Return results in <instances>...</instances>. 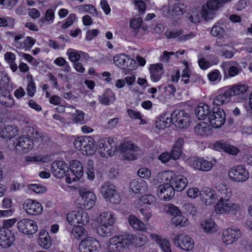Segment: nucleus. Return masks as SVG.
<instances>
[{
	"label": "nucleus",
	"instance_id": "5fc2aeb1",
	"mask_svg": "<svg viewBox=\"0 0 252 252\" xmlns=\"http://www.w3.org/2000/svg\"><path fill=\"white\" fill-rule=\"evenodd\" d=\"M31 140L38 141L41 137V134L38 130L34 129L33 127L29 128L27 133V136Z\"/></svg>",
	"mask_w": 252,
	"mask_h": 252
},
{
	"label": "nucleus",
	"instance_id": "603ef678",
	"mask_svg": "<svg viewBox=\"0 0 252 252\" xmlns=\"http://www.w3.org/2000/svg\"><path fill=\"white\" fill-rule=\"evenodd\" d=\"M86 174L87 178L90 180H93L94 179L95 175L94 172V163L92 160H89L87 162Z\"/></svg>",
	"mask_w": 252,
	"mask_h": 252
},
{
	"label": "nucleus",
	"instance_id": "6e6d98bb",
	"mask_svg": "<svg viewBox=\"0 0 252 252\" xmlns=\"http://www.w3.org/2000/svg\"><path fill=\"white\" fill-rule=\"evenodd\" d=\"M164 210L167 213L170 214L173 216V217H174L178 214H181V212L178 208L172 204L166 205L165 206Z\"/></svg>",
	"mask_w": 252,
	"mask_h": 252
},
{
	"label": "nucleus",
	"instance_id": "13d9d810",
	"mask_svg": "<svg viewBox=\"0 0 252 252\" xmlns=\"http://www.w3.org/2000/svg\"><path fill=\"white\" fill-rule=\"evenodd\" d=\"M29 188L31 190L38 193H43L46 191V188L43 186L39 184L29 185Z\"/></svg>",
	"mask_w": 252,
	"mask_h": 252
},
{
	"label": "nucleus",
	"instance_id": "20e7f679",
	"mask_svg": "<svg viewBox=\"0 0 252 252\" xmlns=\"http://www.w3.org/2000/svg\"><path fill=\"white\" fill-rule=\"evenodd\" d=\"M74 147L80 151L83 155H93L96 151V147L93 138L90 136H79L73 142Z\"/></svg>",
	"mask_w": 252,
	"mask_h": 252
},
{
	"label": "nucleus",
	"instance_id": "052dcab7",
	"mask_svg": "<svg viewBox=\"0 0 252 252\" xmlns=\"http://www.w3.org/2000/svg\"><path fill=\"white\" fill-rule=\"evenodd\" d=\"M54 18V13L52 9L47 10L45 15V18L39 19V23H43L45 21H50L53 20Z\"/></svg>",
	"mask_w": 252,
	"mask_h": 252
},
{
	"label": "nucleus",
	"instance_id": "e2e57ef3",
	"mask_svg": "<svg viewBox=\"0 0 252 252\" xmlns=\"http://www.w3.org/2000/svg\"><path fill=\"white\" fill-rule=\"evenodd\" d=\"M184 208L186 213L194 216L196 213V208L192 204H186L184 205Z\"/></svg>",
	"mask_w": 252,
	"mask_h": 252
},
{
	"label": "nucleus",
	"instance_id": "4c0bfd02",
	"mask_svg": "<svg viewBox=\"0 0 252 252\" xmlns=\"http://www.w3.org/2000/svg\"><path fill=\"white\" fill-rule=\"evenodd\" d=\"M100 102L105 105H108L115 100L114 94L110 90H107L99 97Z\"/></svg>",
	"mask_w": 252,
	"mask_h": 252
},
{
	"label": "nucleus",
	"instance_id": "c03bdc74",
	"mask_svg": "<svg viewBox=\"0 0 252 252\" xmlns=\"http://www.w3.org/2000/svg\"><path fill=\"white\" fill-rule=\"evenodd\" d=\"M201 227L208 233H213L217 231V225L211 220H205L201 223Z\"/></svg>",
	"mask_w": 252,
	"mask_h": 252
},
{
	"label": "nucleus",
	"instance_id": "39448f33",
	"mask_svg": "<svg viewBox=\"0 0 252 252\" xmlns=\"http://www.w3.org/2000/svg\"><path fill=\"white\" fill-rule=\"evenodd\" d=\"M98 150L101 157H111L117 151V145L110 137L100 139L98 141Z\"/></svg>",
	"mask_w": 252,
	"mask_h": 252
},
{
	"label": "nucleus",
	"instance_id": "338daca9",
	"mask_svg": "<svg viewBox=\"0 0 252 252\" xmlns=\"http://www.w3.org/2000/svg\"><path fill=\"white\" fill-rule=\"evenodd\" d=\"M137 174L141 178H149L151 175V171L146 168H141L138 170Z\"/></svg>",
	"mask_w": 252,
	"mask_h": 252
},
{
	"label": "nucleus",
	"instance_id": "de8ad7c7",
	"mask_svg": "<svg viewBox=\"0 0 252 252\" xmlns=\"http://www.w3.org/2000/svg\"><path fill=\"white\" fill-rule=\"evenodd\" d=\"M71 234L76 239H79L87 235V232L84 227L80 226H74L72 231Z\"/></svg>",
	"mask_w": 252,
	"mask_h": 252
},
{
	"label": "nucleus",
	"instance_id": "72a5a7b5",
	"mask_svg": "<svg viewBox=\"0 0 252 252\" xmlns=\"http://www.w3.org/2000/svg\"><path fill=\"white\" fill-rule=\"evenodd\" d=\"M150 237L152 239L156 241V242L163 252H171L170 244L167 240L164 239H163L160 236L155 234H151L150 235Z\"/></svg>",
	"mask_w": 252,
	"mask_h": 252
},
{
	"label": "nucleus",
	"instance_id": "69168bd1",
	"mask_svg": "<svg viewBox=\"0 0 252 252\" xmlns=\"http://www.w3.org/2000/svg\"><path fill=\"white\" fill-rule=\"evenodd\" d=\"M138 210L142 215L141 217L143 220L145 221H148L152 216L151 213L144 209L143 208H139Z\"/></svg>",
	"mask_w": 252,
	"mask_h": 252
},
{
	"label": "nucleus",
	"instance_id": "0e129e2a",
	"mask_svg": "<svg viewBox=\"0 0 252 252\" xmlns=\"http://www.w3.org/2000/svg\"><path fill=\"white\" fill-rule=\"evenodd\" d=\"M183 32V31L180 30L179 31H167L165 32V35L168 38H176L179 36Z\"/></svg>",
	"mask_w": 252,
	"mask_h": 252
},
{
	"label": "nucleus",
	"instance_id": "4468645a",
	"mask_svg": "<svg viewBox=\"0 0 252 252\" xmlns=\"http://www.w3.org/2000/svg\"><path fill=\"white\" fill-rule=\"evenodd\" d=\"M18 230L25 234L32 235L37 230L36 223L33 220L24 219L19 221L17 223Z\"/></svg>",
	"mask_w": 252,
	"mask_h": 252
},
{
	"label": "nucleus",
	"instance_id": "cd10ccee",
	"mask_svg": "<svg viewBox=\"0 0 252 252\" xmlns=\"http://www.w3.org/2000/svg\"><path fill=\"white\" fill-rule=\"evenodd\" d=\"M151 77L154 82L159 81L163 73V66L161 63L154 64L150 67Z\"/></svg>",
	"mask_w": 252,
	"mask_h": 252
},
{
	"label": "nucleus",
	"instance_id": "864d4df0",
	"mask_svg": "<svg viewBox=\"0 0 252 252\" xmlns=\"http://www.w3.org/2000/svg\"><path fill=\"white\" fill-rule=\"evenodd\" d=\"M28 85L27 88V92L28 95L30 96H33L36 92V87L35 86L34 82L32 79V76H30L29 78V76H28Z\"/></svg>",
	"mask_w": 252,
	"mask_h": 252
},
{
	"label": "nucleus",
	"instance_id": "a18cd8bd",
	"mask_svg": "<svg viewBox=\"0 0 252 252\" xmlns=\"http://www.w3.org/2000/svg\"><path fill=\"white\" fill-rule=\"evenodd\" d=\"M112 226L109 225L99 224L96 229L97 233L100 236L104 237L110 235Z\"/></svg>",
	"mask_w": 252,
	"mask_h": 252
},
{
	"label": "nucleus",
	"instance_id": "f257e3e1",
	"mask_svg": "<svg viewBox=\"0 0 252 252\" xmlns=\"http://www.w3.org/2000/svg\"><path fill=\"white\" fill-rule=\"evenodd\" d=\"M146 238L131 234L116 236L110 240L108 252H124L131 244L140 247L145 242Z\"/></svg>",
	"mask_w": 252,
	"mask_h": 252
},
{
	"label": "nucleus",
	"instance_id": "680f3d73",
	"mask_svg": "<svg viewBox=\"0 0 252 252\" xmlns=\"http://www.w3.org/2000/svg\"><path fill=\"white\" fill-rule=\"evenodd\" d=\"M83 10L86 12H88L94 16H97L98 15L96 9L92 4H86L82 6Z\"/></svg>",
	"mask_w": 252,
	"mask_h": 252
},
{
	"label": "nucleus",
	"instance_id": "bf43d9fd",
	"mask_svg": "<svg viewBox=\"0 0 252 252\" xmlns=\"http://www.w3.org/2000/svg\"><path fill=\"white\" fill-rule=\"evenodd\" d=\"M224 32V29L219 26H214L211 30V34L215 37L221 36Z\"/></svg>",
	"mask_w": 252,
	"mask_h": 252
},
{
	"label": "nucleus",
	"instance_id": "7ed1b4c3",
	"mask_svg": "<svg viewBox=\"0 0 252 252\" xmlns=\"http://www.w3.org/2000/svg\"><path fill=\"white\" fill-rule=\"evenodd\" d=\"M232 0H208L202 7L201 14L206 20H212L216 15V12L224 4Z\"/></svg>",
	"mask_w": 252,
	"mask_h": 252
},
{
	"label": "nucleus",
	"instance_id": "a19ab883",
	"mask_svg": "<svg viewBox=\"0 0 252 252\" xmlns=\"http://www.w3.org/2000/svg\"><path fill=\"white\" fill-rule=\"evenodd\" d=\"M129 224L134 229L143 230L145 229L144 223L134 216L130 215L128 218Z\"/></svg>",
	"mask_w": 252,
	"mask_h": 252
},
{
	"label": "nucleus",
	"instance_id": "4d7b16f0",
	"mask_svg": "<svg viewBox=\"0 0 252 252\" xmlns=\"http://www.w3.org/2000/svg\"><path fill=\"white\" fill-rule=\"evenodd\" d=\"M67 55L71 62L77 63L80 58V54L72 49H69L67 52Z\"/></svg>",
	"mask_w": 252,
	"mask_h": 252
},
{
	"label": "nucleus",
	"instance_id": "ea45409f",
	"mask_svg": "<svg viewBox=\"0 0 252 252\" xmlns=\"http://www.w3.org/2000/svg\"><path fill=\"white\" fill-rule=\"evenodd\" d=\"M195 132L201 136H208L211 134L210 127L205 123H201L194 127Z\"/></svg>",
	"mask_w": 252,
	"mask_h": 252
},
{
	"label": "nucleus",
	"instance_id": "9d476101",
	"mask_svg": "<svg viewBox=\"0 0 252 252\" xmlns=\"http://www.w3.org/2000/svg\"><path fill=\"white\" fill-rule=\"evenodd\" d=\"M13 150L19 154L26 153L33 147V142L29 137H20L16 139L13 144Z\"/></svg>",
	"mask_w": 252,
	"mask_h": 252
},
{
	"label": "nucleus",
	"instance_id": "79ce46f5",
	"mask_svg": "<svg viewBox=\"0 0 252 252\" xmlns=\"http://www.w3.org/2000/svg\"><path fill=\"white\" fill-rule=\"evenodd\" d=\"M229 94L226 91L223 94L217 95L213 99V104L218 106L227 103L230 99Z\"/></svg>",
	"mask_w": 252,
	"mask_h": 252
},
{
	"label": "nucleus",
	"instance_id": "3c124183",
	"mask_svg": "<svg viewBox=\"0 0 252 252\" xmlns=\"http://www.w3.org/2000/svg\"><path fill=\"white\" fill-rule=\"evenodd\" d=\"M173 156L172 151L170 153L164 152L160 155L158 159L164 163L168 162L170 159L177 160L178 159V158H174Z\"/></svg>",
	"mask_w": 252,
	"mask_h": 252
},
{
	"label": "nucleus",
	"instance_id": "a878e982",
	"mask_svg": "<svg viewBox=\"0 0 252 252\" xmlns=\"http://www.w3.org/2000/svg\"><path fill=\"white\" fill-rule=\"evenodd\" d=\"M214 147L216 150H221L232 155H236L239 152L237 148L222 141L217 142L214 144Z\"/></svg>",
	"mask_w": 252,
	"mask_h": 252
},
{
	"label": "nucleus",
	"instance_id": "8fccbe9b",
	"mask_svg": "<svg viewBox=\"0 0 252 252\" xmlns=\"http://www.w3.org/2000/svg\"><path fill=\"white\" fill-rule=\"evenodd\" d=\"M169 11L172 16L182 15L184 12V5L183 4H175L170 8Z\"/></svg>",
	"mask_w": 252,
	"mask_h": 252
},
{
	"label": "nucleus",
	"instance_id": "37998d69",
	"mask_svg": "<svg viewBox=\"0 0 252 252\" xmlns=\"http://www.w3.org/2000/svg\"><path fill=\"white\" fill-rule=\"evenodd\" d=\"M172 223L176 226H180L183 227L186 226L188 223V219L183 216L181 214H178L171 219Z\"/></svg>",
	"mask_w": 252,
	"mask_h": 252
},
{
	"label": "nucleus",
	"instance_id": "aec40b11",
	"mask_svg": "<svg viewBox=\"0 0 252 252\" xmlns=\"http://www.w3.org/2000/svg\"><path fill=\"white\" fill-rule=\"evenodd\" d=\"M162 181L164 184L159 186L158 190V195L165 201L169 200L174 196L176 189L169 182Z\"/></svg>",
	"mask_w": 252,
	"mask_h": 252
},
{
	"label": "nucleus",
	"instance_id": "f704fd0d",
	"mask_svg": "<svg viewBox=\"0 0 252 252\" xmlns=\"http://www.w3.org/2000/svg\"><path fill=\"white\" fill-rule=\"evenodd\" d=\"M147 184L143 180H133L130 184V189L135 193L145 191L147 189Z\"/></svg>",
	"mask_w": 252,
	"mask_h": 252
},
{
	"label": "nucleus",
	"instance_id": "b1692460",
	"mask_svg": "<svg viewBox=\"0 0 252 252\" xmlns=\"http://www.w3.org/2000/svg\"><path fill=\"white\" fill-rule=\"evenodd\" d=\"M15 241V237L11 231L5 228H0V246L6 248L10 247Z\"/></svg>",
	"mask_w": 252,
	"mask_h": 252
},
{
	"label": "nucleus",
	"instance_id": "774afa93",
	"mask_svg": "<svg viewBox=\"0 0 252 252\" xmlns=\"http://www.w3.org/2000/svg\"><path fill=\"white\" fill-rule=\"evenodd\" d=\"M142 20L140 18H134L130 22V26L131 28L136 30L140 28Z\"/></svg>",
	"mask_w": 252,
	"mask_h": 252
},
{
	"label": "nucleus",
	"instance_id": "e433bc0d",
	"mask_svg": "<svg viewBox=\"0 0 252 252\" xmlns=\"http://www.w3.org/2000/svg\"><path fill=\"white\" fill-rule=\"evenodd\" d=\"M0 102L4 106L10 107L14 105V100L10 93L7 91H4L0 94Z\"/></svg>",
	"mask_w": 252,
	"mask_h": 252
},
{
	"label": "nucleus",
	"instance_id": "393cba45",
	"mask_svg": "<svg viewBox=\"0 0 252 252\" xmlns=\"http://www.w3.org/2000/svg\"><path fill=\"white\" fill-rule=\"evenodd\" d=\"M200 197L206 205H211L217 200L216 192L209 188L204 189L200 192Z\"/></svg>",
	"mask_w": 252,
	"mask_h": 252
},
{
	"label": "nucleus",
	"instance_id": "473e14b6",
	"mask_svg": "<svg viewBox=\"0 0 252 252\" xmlns=\"http://www.w3.org/2000/svg\"><path fill=\"white\" fill-rule=\"evenodd\" d=\"M210 113V107L206 104H200L195 111L196 117L199 120H204Z\"/></svg>",
	"mask_w": 252,
	"mask_h": 252
},
{
	"label": "nucleus",
	"instance_id": "412c9836",
	"mask_svg": "<svg viewBox=\"0 0 252 252\" xmlns=\"http://www.w3.org/2000/svg\"><path fill=\"white\" fill-rule=\"evenodd\" d=\"M240 209V206L231 201L219 200L216 205L215 211L218 214L228 213L230 211Z\"/></svg>",
	"mask_w": 252,
	"mask_h": 252
},
{
	"label": "nucleus",
	"instance_id": "2eb2a0df",
	"mask_svg": "<svg viewBox=\"0 0 252 252\" xmlns=\"http://www.w3.org/2000/svg\"><path fill=\"white\" fill-rule=\"evenodd\" d=\"M113 61L116 65L123 69L132 70L136 66L135 61L125 54L115 56Z\"/></svg>",
	"mask_w": 252,
	"mask_h": 252
},
{
	"label": "nucleus",
	"instance_id": "49530a36",
	"mask_svg": "<svg viewBox=\"0 0 252 252\" xmlns=\"http://www.w3.org/2000/svg\"><path fill=\"white\" fill-rule=\"evenodd\" d=\"M85 113L78 109H75V112L72 114V121L76 124L82 125L85 123Z\"/></svg>",
	"mask_w": 252,
	"mask_h": 252
},
{
	"label": "nucleus",
	"instance_id": "0eeeda50",
	"mask_svg": "<svg viewBox=\"0 0 252 252\" xmlns=\"http://www.w3.org/2000/svg\"><path fill=\"white\" fill-rule=\"evenodd\" d=\"M176 127L179 128H185L189 126V115L183 110H176L171 115L170 119H167Z\"/></svg>",
	"mask_w": 252,
	"mask_h": 252
},
{
	"label": "nucleus",
	"instance_id": "c756f323",
	"mask_svg": "<svg viewBox=\"0 0 252 252\" xmlns=\"http://www.w3.org/2000/svg\"><path fill=\"white\" fill-rule=\"evenodd\" d=\"M97 221L99 224L109 225L112 226L115 221V218L111 212H104L100 214Z\"/></svg>",
	"mask_w": 252,
	"mask_h": 252
},
{
	"label": "nucleus",
	"instance_id": "9b49d317",
	"mask_svg": "<svg viewBox=\"0 0 252 252\" xmlns=\"http://www.w3.org/2000/svg\"><path fill=\"white\" fill-rule=\"evenodd\" d=\"M172 238L174 244L182 250L186 251L191 250L194 247L192 239L183 234H173Z\"/></svg>",
	"mask_w": 252,
	"mask_h": 252
},
{
	"label": "nucleus",
	"instance_id": "7c9ffc66",
	"mask_svg": "<svg viewBox=\"0 0 252 252\" xmlns=\"http://www.w3.org/2000/svg\"><path fill=\"white\" fill-rule=\"evenodd\" d=\"M70 172L77 178L80 179L83 175V167L78 160H74L70 162Z\"/></svg>",
	"mask_w": 252,
	"mask_h": 252
},
{
	"label": "nucleus",
	"instance_id": "6e6552de",
	"mask_svg": "<svg viewBox=\"0 0 252 252\" xmlns=\"http://www.w3.org/2000/svg\"><path fill=\"white\" fill-rule=\"evenodd\" d=\"M101 193L107 201L113 204L119 203L121 201L120 195L116 190L115 186L109 183L103 184L101 188Z\"/></svg>",
	"mask_w": 252,
	"mask_h": 252
},
{
	"label": "nucleus",
	"instance_id": "5701e85b",
	"mask_svg": "<svg viewBox=\"0 0 252 252\" xmlns=\"http://www.w3.org/2000/svg\"><path fill=\"white\" fill-rule=\"evenodd\" d=\"M241 236L240 230L237 228H228L222 233V240L226 245L236 241Z\"/></svg>",
	"mask_w": 252,
	"mask_h": 252
},
{
	"label": "nucleus",
	"instance_id": "2f4dec72",
	"mask_svg": "<svg viewBox=\"0 0 252 252\" xmlns=\"http://www.w3.org/2000/svg\"><path fill=\"white\" fill-rule=\"evenodd\" d=\"M18 133L17 127L13 126H7L0 130V135L4 138H12Z\"/></svg>",
	"mask_w": 252,
	"mask_h": 252
},
{
	"label": "nucleus",
	"instance_id": "1a4fd4ad",
	"mask_svg": "<svg viewBox=\"0 0 252 252\" xmlns=\"http://www.w3.org/2000/svg\"><path fill=\"white\" fill-rule=\"evenodd\" d=\"M118 150L123 154L124 159L132 160L136 158L139 148L131 141H125L120 145Z\"/></svg>",
	"mask_w": 252,
	"mask_h": 252
},
{
	"label": "nucleus",
	"instance_id": "423d86ee",
	"mask_svg": "<svg viewBox=\"0 0 252 252\" xmlns=\"http://www.w3.org/2000/svg\"><path fill=\"white\" fill-rule=\"evenodd\" d=\"M80 197L76 202L78 208L81 209H90L94 205L96 200L95 195L91 191L80 190Z\"/></svg>",
	"mask_w": 252,
	"mask_h": 252
},
{
	"label": "nucleus",
	"instance_id": "4be33fe9",
	"mask_svg": "<svg viewBox=\"0 0 252 252\" xmlns=\"http://www.w3.org/2000/svg\"><path fill=\"white\" fill-rule=\"evenodd\" d=\"M51 171L55 177L62 178L68 172V167L63 161H55L51 165Z\"/></svg>",
	"mask_w": 252,
	"mask_h": 252
},
{
	"label": "nucleus",
	"instance_id": "dca6fc26",
	"mask_svg": "<svg viewBox=\"0 0 252 252\" xmlns=\"http://www.w3.org/2000/svg\"><path fill=\"white\" fill-rule=\"evenodd\" d=\"M231 179L237 182H243L249 178V173L247 170L242 165L232 168L228 172Z\"/></svg>",
	"mask_w": 252,
	"mask_h": 252
},
{
	"label": "nucleus",
	"instance_id": "58836bf2",
	"mask_svg": "<svg viewBox=\"0 0 252 252\" xmlns=\"http://www.w3.org/2000/svg\"><path fill=\"white\" fill-rule=\"evenodd\" d=\"M248 88V87L245 84L236 85L232 87L229 90H227V91L231 97L232 96L244 93L247 91Z\"/></svg>",
	"mask_w": 252,
	"mask_h": 252
},
{
	"label": "nucleus",
	"instance_id": "bb28decb",
	"mask_svg": "<svg viewBox=\"0 0 252 252\" xmlns=\"http://www.w3.org/2000/svg\"><path fill=\"white\" fill-rule=\"evenodd\" d=\"M155 197L151 194H146L141 196L137 199L135 202L136 206L141 207L143 205H146V207L149 208L150 206H153L156 203Z\"/></svg>",
	"mask_w": 252,
	"mask_h": 252
},
{
	"label": "nucleus",
	"instance_id": "6ab92c4d",
	"mask_svg": "<svg viewBox=\"0 0 252 252\" xmlns=\"http://www.w3.org/2000/svg\"><path fill=\"white\" fill-rule=\"evenodd\" d=\"M23 208L28 214L32 216L41 214L43 211L42 205L32 199L25 201L23 204Z\"/></svg>",
	"mask_w": 252,
	"mask_h": 252
},
{
	"label": "nucleus",
	"instance_id": "09e8293b",
	"mask_svg": "<svg viewBox=\"0 0 252 252\" xmlns=\"http://www.w3.org/2000/svg\"><path fill=\"white\" fill-rule=\"evenodd\" d=\"M51 239L48 235V234H47L45 236L43 234L40 235L38 240V244L43 248L49 249L51 246Z\"/></svg>",
	"mask_w": 252,
	"mask_h": 252
},
{
	"label": "nucleus",
	"instance_id": "f3484780",
	"mask_svg": "<svg viewBox=\"0 0 252 252\" xmlns=\"http://www.w3.org/2000/svg\"><path fill=\"white\" fill-rule=\"evenodd\" d=\"M100 244L95 238L87 236L79 245V252H94L99 247Z\"/></svg>",
	"mask_w": 252,
	"mask_h": 252
},
{
	"label": "nucleus",
	"instance_id": "c9c22d12",
	"mask_svg": "<svg viewBox=\"0 0 252 252\" xmlns=\"http://www.w3.org/2000/svg\"><path fill=\"white\" fill-rule=\"evenodd\" d=\"M185 142V140L182 137H179L177 139L171 149L174 158H179L181 156Z\"/></svg>",
	"mask_w": 252,
	"mask_h": 252
},
{
	"label": "nucleus",
	"instance_id": "ddd939ff",
	"mask_svg": "<svg viewBox=\"0 0 252 252\" xmlns=\"http://www.w3.org/2000/svg\"><path fill=\"white\" fill-rule=\"evenodd\" d=\"M67 220L71 225H86L89 221V217L86 212L83 211H74L67 214Z\"/></svg>",
	"mask_w": 252,
	"mask_h": 252
},
{
	"label": "nucleus",
	"instance_id": "f8f14e48",
	"mask_svg": "<svg viewBox=\"0 0 252 252\" xmlns=\"http://www.w3.org/2000/svg\"><path fill=\"white\" fill-rule=\"evenodd\" d=\"M225 115L223 109L214 107L208 115L209 122L215 128L220 127L224 123Z\"/></svg>",
	"mask_w": 252,
	"mask_h": 252
},
{
	"label": "nucleus",
	"instance_id": "a211bd4d",
	"mask_svg": "<svg viewBox=\"0 0 252 252\" xmlns=\"http://www.w3.org/2000/svg\"><path fill=\"white\" fill-rule=\"evenodd\" d=\"M189 164L193 168L203 171L210 170L213 166V163L204 158L192 157L189 159Z\"/></svg>",
	"mask_w": 252,
	"mask_h": 252
},
{
	"label": "nucleus",
	"instance_id": "c85d7f7f",
	"mask_svg": "<svg viewBox=\"0 0 252 252\" xmlns=\"http://www.w3.org/2000/svg\"><path fill=\"white\" fill-rule=\"evenodd\" d=\"M232 193L230 189L225 186H220V188L216 191L217 200L223 201H230Z\"/></svg>",
	"mask_w": 252,
	"mask_h": 252
},
{
	"label": "nucleus",
	"instance_id": "f03ea898",
	"mask_svg": "<svg viewBox=\"0 0 252 252\" xmlns=\"http://www.w3.org/2000/svg\"><path fill=\"white\" fill-rule=\"evenodd\" d=\"M157 178H160L164 182H169L178 191L184 190L187 186L188 180L186 177L181 175H175L171 171H166L159 173Z\"/></svg>",
	"mask_w": 252,
	"mask_h": 252
}]
</instances>
